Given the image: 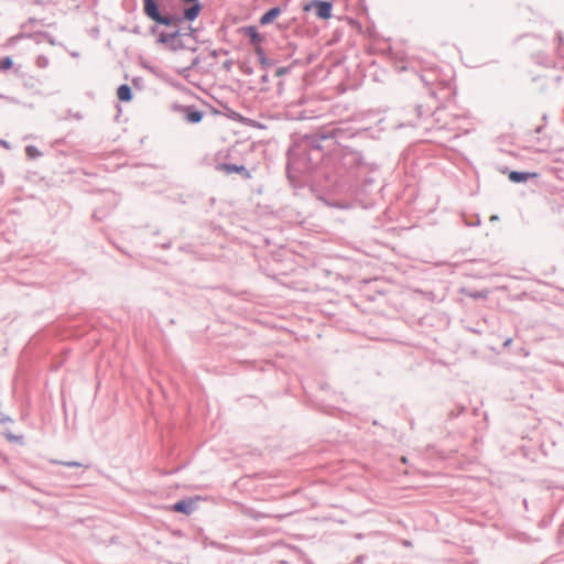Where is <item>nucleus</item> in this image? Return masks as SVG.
Returning <instances> with one entry per match:
<instances>
[{
  "label": "nucleus",
  "instance_id": "obj_7",
  "mask_svg": "<svg viewBox=\"0 0 564 564\" xmlns=\"http://www.w3.org/2000/svg\"><path fill=\"white\" fill-rule=\"evenodd\" d=\"M218 170L230 174V173H246L248 175V172L246 171L245 166L242 165H235V164H220L218 166Z\"/></svg>",
  "mask_w": 564,
  "mask_h": 564
},
{
  "label": "nucleus",
  "instance_id": "obj_13",
  "mask_svg": "<svg viewBox=\"0 0 564 564\" xmlns=\"http://www.w3.org/2000/svg\"><path fill=\"white\" fill-rule=\"evenodd\" d=\"M511 341H512V339H511V338L507 339V340L505 341V346L510 345V344H511Z\"/></svg>",
  "mask_w": 564,
  "mask_h": 564
},
{
  "label": "nucleus",
  "instance_id": "obj_3",
  "mask_svg": "<svg viewBox=\"0 0 564 564\" xmlns=\"http://www.w3.org/2000/svg\"><path fill=\"white\" fill-rule=\"evenodd\" d=\"M243 32L250 37L251 43L257 47V52L261 53L260 43L262 42V37L257 29L254 26H247L243 29Z\"/></svg>",
  "mask_w": 564,
  "mask_h": 564
},
{
  "label": "nucleus",
  "instance_id": "obj_2",
  "mask_svg": "<svg viewBox=\"0 0 564 564\" xmlns=\"http://www.w3.org/2000/svg\"><path fill=\"white\" fill-rule=\"evenodd\" d=\"M315 9L316 15L319 19L327 20L332 17V3L327 1L314 0L304 7L305 11Z\"/></svg>",
  "mask_w": 564,
  "mask_h": 564
},
{
  "label": "nucleus",
  "instance_id": "obj_1",
  "mask_svg": "<svg viewBox=\"0 0 564 564\" xmlns=\"http://www.w3.org/2000/svg\"><path fill=\"white\" fill-rule=\"evenodd\" d=\"M144 13L147 17H149L151 20L159 24L163 25H170L171 19L163 17L159 12L158 4L154 0H144V7H143Z\"/></svg>",
  "mask_w": 564,
  "mask_h": 564
},
{
  "label": "nucleus",
  "instance_id": "obj_15",
  "mask_svg": "<svg viewBox=\"0 0 564 564\" xmlns=\"http://www.w3.org/2000/svg\"><path fill=\"white\" fill-rule=\"evenodd\" d=\"M284 72L283 70H278V75H282Z\"/></svg>",
  "mask_w": 564,
  "mask_h": 564
},
{
  "label": "nucleus",
  "instance_id": "obj_9",
  "mask_svg": "<svg viewBox=\"0 0 564 564\" xmlns=\"http://www.w3.org/2000/svg\"><path fill=\"white\" fill-rule=\"evenodd\" d=\"M200 12V4L196 3L184 11V17L188 21L195 20Z\"/></svg>",
  "mask_w": 564,
  "mask_h": 564
},
{
  "label": "nucleus",
  "instance_id": "obj_10",
  "mask_svg": "<svg viewBox=\"0 0 564 564\" xmlns=\"http://www.w3.org/2000/svg\"><path fill=\"white\" fill-rule=\"evenodd\" d=\"M203 113L197 110L188 111L186 113V120L191 123H197L202 120Z\"/></svg>",
  "mask_w": 564,
  "mask_h": 564
},
{
  "label": "nucleus",
  "instance_id": "obj_11",
  "mask_svg": "<svg viewBox=\"0 0 564 564\" xmlns=\"http://www.w3.org/2000/svg\"><path fill=\"white\" fill-rule=\"evenodd\" d=\"M25 152L30 159H35L41 155V152L34 145H28Z\"/></svg>",
  "mask_w": 564,
  "mask_h": 564
},
{
  "label": "nucleus",
  "instance_id": "obj_14",
  "mask_svg": "<svg viewBox=\"0 0 564 564\" xmlns=\"http://www.w3.org/2000/svg\"><path fill=\"white\" fill-rule=\"evenodd\" d=\"M66 465H68V466H78V464H76V463H67Z\"/></svg>",
  "mask_w": 564,
  "mask_h": 564
},
{
  "label": "nucleus",
  "instance_id": "obj_5",
  "mask_svg": "<svg viewBox=\"0 0 564 564\" xmlns=\"http://www.w3.org/2000/svg\"><path fill=\"white\" fill-rule=\"evenodd\" d=\"M536 176H538L536 173H523V172L512 171L509 174V180L514 183H520V182L528 181L530 177H536Z\"/></svg>",
  "mask_w": 564,
  "mask_h": 564
},
{
  "label": "nucleus",
  "instance_id": "obj_6",
  "mask_svg": "<svg viewBox=\"0 0 564 564\" xmlns=\"http://www.w3.org/2000/svg\"><path fill=\"white\" fill-rule=\"evenodd\" d=\"M117 97L120 101H130L132 99L131 88L126 84L119 86Z\"/></svg>",
  "mask_w": 564,
  "mask_h": 564
},
{
  "label": "nucleus",
  "instance_id": "obj_8",
  "mask_svg": "<svg viewBox=\"0 0 564 564\" xmlns=\"http://www.w3.org/2000/svg\"><path fill=\"white\" fill-rule=\"evenodd\" d=\"M279 14H280V9L272 8L265 14H263L261 17L260 22H261V24L271 23Z\"/></svg>",
  "mask_w": 564,
  "mask_h": 564
},
{
  "label": "nucleus",
  "instance_id": "obj_4",
  "mask_svg": "<svg viewBox=\"0 0 564 564\" xmlns=\"http://www.w3.org/2000/svg\"><path fill=\"white\" fill-rule=\"evenodd\" d=\"M194 509V502L192 499L189 500H181L172 506V510L176 512H182L185 514L192 513Z\"/></svg>",
  "mask_w": 564,
  "mask_h": 564
},
{
  "label": "nucleus",
  "instance_id": "obj_12",
  "mask_svg": "<svg viewBox=\"0 0 564 564\" xmlns=\"http://www.w3.org/2000/svg\"><path fill=\"white\" fill-rule=\"evenodd\" d=\"M12 59L10 57H6L0 62V68L9 69L12 67Z\"/></svg>",
  "mask_w": 564,
  "mask_h": 564
}]
</instances>
